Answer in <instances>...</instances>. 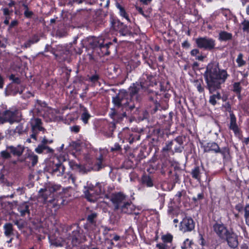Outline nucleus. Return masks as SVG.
<instances>
[{
	"label": "nucleus",
	"instance_id": "a211bd4d",
	"mask_svg": "<svg viewBox=\"0 0 249 249\" xmlns=\"http://www.w3.org/2000/svg\"><path fill=\"white\" fill-rule=\"evenodd\" d=\"M148 166L147 171L151 174L154 173L155 171L160 169L164 171V168L165 167V163L163 162H161L160 160H158L155 157H153V158L150 160Z\"/></svg>",
	"mask_w": 249,
	"mask_h": 249
},
{
	"label": "nucleus",
	"instance_id": "774afa93",
	"mask_svg": "<svg viewBox=\"0 0 249 249\" xmlns=\"http://www.w3.org/2000/svg\"><path fill=\"white\" fill-rule=\"evenodd\" d=\"M156 247L158 248V249H167L169 246L163 243H160L157 244Z\"/></svg>",
	"mask_w": 249,
	"mask_h": 249
},
{
	"label": "nucleus",
	"instance_id": "de8ad7c7",
	"mask_svg": "<svg viewBox=\"0 0 249 249\" xmlns=\"http://www.w3.org/2000/svg\"><path fill=\"white\" fill-rule=\"evenodd\" d=\"M242 90V87L239 82H235L233 84V91L237 95H240Z\"/></svg>",
	"mask_w": 249,
	"mask_h": 249
},
{
	"label": "nucleus",
	"instance_id": "864d4df0",
	"mask_svg": "<svg viewBox=\"0 0 249 249\" xmlns=\"http://www.w3.org/2000/svg\"><path fill=\"white\" fill-rule=\"evenodd\" d=\"M204 198V194L203 192L198 194L197 197H193L192 200L194 203H197L198 201L201 200Z\"/></svg>",
	"mask_w": 249,
	"mask_h": 249
},
{
	"label": "nucleus",
	"instance_id": "b1692460",
	"mask_svg": "<svg viewBox=\"0 0 249 249\" xmlns=\"http://www.w3.org/2000/svg\"><path fill=\"white\" fill-rule=\"evenodd\" d=\"M116 123L114 121L106 122L103 127V131L108 137H112L113 132L116 129Z\"/></svg>",
	"mask_w": 249,
	"mask_h": 249
},
{
	"label": "nucleus",
	"instance_id": "9d476101",
	"mask_svg": "<svg viewBox=\"0 0 249 249\" xmlns=\"http://www.w3.org/2000/svg\"><path fill=\"white\" fill-rule=\"evenodd\" d=\"M76 229L70 233L67 240L73 247H77L85 241L86 237L83 234V231L78 225H74Z\"/></svg>",
	"mask_w": 249,
	"mask_h": 249
},
{
	"label": "nucleus",
	"instance_id": "7c9ffc66",
	"mask_svg": "<svg viewBox=\"0 0 249 249\" xmlns=\"http://www.w3.org/2000/svg\"><path fill=\"white\" fill-rule=\"evenodd\" d=\"M30 205L28 202H24L20 204L18 207V211L21 216H25L26 215H30Z\"/></svg>",
	"mask_w": 249,
	"mask_h": 249
},
{
	"label": "nucleus",
	"instance_id": "6ab92c4d",
	"mask_svg": "<svg viewBox=\"0 0 249 249\" xmlns=\"http://www.w3.org/2000/svg\"><path fill=\"white\" fill-rule=\"evenodd\" d=\"M213 230L217 236L222 240L225 238L230 229H229L225 225L222 223H215L213 225Z\"/></svg>",
	"mask_w": 249,
	"mask_h": 249
},
{
	"label": "nucleus",
	"instance_id": "a18cd8bd",
	"mask_svg": "<svg viewBox=\"0 0 249 249\" xmlns=\"http://www.w3.org/2000/svg\"><path fill=\"white\" fill-rule=\"evenodd\" d=\"M173 144V141H167L166 142L165 145L162 148V149H163L164 151H168L173 154L174 151L172 149Z\"/></svg>",
	"mask_w": 249,
	"mask_h": 249
},
{
	"label": "nucleus",
	"instance_id": "09e8293b",
	"mask_svg": "<svg viewBox=\"0 0 249 249\" xmlns=\"http://www.w3.org/2000/svg\"><path fill=\"white\" fill-rule=\"evenodd\" d=\"M90 116V115L87 110H84L81 115V120L84 124H86L88 123Z\"/></svg>",
	"mask_w": 249,
	"mask_h": 249
},
{
	"label": "nucleus",
	"instance_id": "a19ab883",
	"mask_svg": "<svg viewBox=\"0 0 249 249\" xmlns=\"http://www.w3.org/2000/svg\"><path fill=\"white\" fill-rule=\"evenodd\" d=\"M162 242L167 245L168 243L171 244L173 240V236L170 233L163 234L161 237Z\"/></svg>",
	"mask_w": 249,
	"mask_h": 249
},
{
	"label": "nucleus",
	"instance_id": "37998d69",
	"mask_svg": "<svg viewBox=\"0 0 249 249\" xmlns=\"http://www.w3.org/2000/svg\"><path fill=\"white\" fill-rule=\"evenodd\" d=\"M27 128H24L23 124L22 123L19 124L15 128V132L17 133L18 134H22L24 133H27Z\"/></svg>",
	"mask_w": 249,
	"mask_h": 249
},
{
	"label": "nucleus",
	"instance_id": "2eb2a0df",
	"mask_svg": "<svg viewBox=\"0 0 249 249\" xmlns=\"http://www.w3.org/2000/svg\"><path fill=\"white\" fill-rule=\"evenodd\" d=\"M142 87L146 90L150 87L157 85L155 75L152 74L151 72H144L138 81Z\"/></svg>",
	"mask_w": 249,
	"mask_h": 249
},
{
	"label": "nucleus",
	"instance_id": "bf43d9fd",
	"mask_svg": "<svg viewBox=\"0 0 249 249\" xmlns=\"http://www.w3.org/2000/svg\"><path fill=\"white\" fill-rule=\"evenodd\" d=\"M11 153L8 150L2 151L0 153L1 157L3 159H9L11 158Z\"/></svg>",
	"mask_w": 249,
	"mask_h": 249
},
{
	"label": "nucleus",
	"instance_id": "9b49d317",
	"mask_svg": "<svg viewBox=\"0 0 249 249\" xmlns=\"http://www.w3.org/2000/svg\"><path fill=\"white\" fill-rule=\"evenodd\" d=\"M118 137L120 140L122 141L123 143L128 142L131 144L134 142L140 140L141 135L139 133L133 132L129 128H126L119 133Z\"/></svg>",
	"mask_w": 249,
	"mask_h": 249
},
{
	"label": "nucleus",
	"instance_id": "7ed1b4c3",
	"mask_svg": "<svg viewBox=\"0 0 249 249\" xmlns=\"http://www.w3.org/2000/svg\"><path fill=\"white\" fill-rule=\"evenodd\" d=\"M117 41V39L116 37L113 38L112 42L102 36H94L89 40V47L100 57L109 55L111 50L115 49L116 45L115 43Z\"/></svg>",
	"mask_w": 249,
	"mask_h": 249
},
{
	"label": "nucleus",
	"instance_id": "4c0bfd02",
	"mask_svg": "<svg viewBox=\"0 0 249 249\" xmlns=\"http://www.w3.org/2000/svg\"><path fill=\"white\" fill-rule=\"evenodd\" d=\"M27 158L32 162V166H35L38 162V156L35 154L32 151H30L27 153Z\"/></svg>",
	"mask_w": 249,
	"mask_h": 249
},
{
	"label": "nucleus",
	"instance_id": "4d7b16f0",
	"mask_svg": "<svg viewBox=\"0 0 249 249\" xmlns=\"http://www.w3.org/2000/svg\"><path fill=\"white\" fill-rule=\"evenodd\" d=\"M242 30L244 32H249V20L245 19L242 23Z\"/></svg>",
	"mask_w": 249,
	"mask_h": 249
},
{
	"label": "nucleus",
	"instance_id": "6e6552de",
	"mask_svg": "<svg viewBox=\"0 0 249 249\" xmlns=\"http://www.w3.org/2000/svg\"><path fill=\"white\" fill-rule=\"evenodd\" d=\"M110 29L114 31L118 32L124 36H131L132 33L129 27L120 21L117 18L111 16L110 18Z\"/></svg>",
	"mask_w": 249,
	"mask_h": 249
},
{
	"label": "nucleus",
	"instance_id": "e2e57ef3",
	"mask_svg": "<svg viewBox=\"0 0 249 249\" xmlns=\"http://www.w3.org/2000/svg\"><path fill=\"white\" fill-rule=\"evenodd\" d=\"M18 24V21L17 19H14L12 20L10 23H9V27L8 28V30L9 31L11 30L12 28H14L15 27H16Z\"/></svg>",
	"mask_w": 249,
	"mask_h": 249
},
{
	"label": "nucleus",
	"instance_id": "f257e3e1",
	"mask_svg": "<svg viewBox=\"0 0 249 249\" xmlns=\"http://www.w3.org/2000/svg\"><path fill=\"white\" fill-rule=\"evenodd\" d=\"M203 76L206 88L212 93L221 88V85L226 82L230 75L226 70L220 69L218 63H210L206 67Z\"/></svg>",
	"mask_w": 249,
	"mask_h": 249
},
{
	"label": "nucleus",
	"instance_id": "13d9d810",
	"mask_svg": "<svg viewBox=\"0 0 249 249\" xmlns=\"http://www.w3.org/2000/svg\"><path fill=\"white\" fill-rule=\"evenodd\" d=\"M9 79L12 81L13 84H19L21 83L20 79L18 77H16L14 74H11L9 76Z\"/></svg>",
	"mask_w": 249,
	"mask_h": 249
},
{
	"label": "nucleus",
	"instance_id": "e433bc0d",
	"mask_svg": "<svg viewBox=\"0 0 249 249\" xmlns=\"http://www.w3.org/2000/svg\"><path fill=\"white\" fill-rule=\"evenodd\" d=\"M30 124L31 127L35 130V128H36L38 130H44V128L41 126L42 121L40 118H36L34 119L31 120L30 121Z\"/></svg>",
	"mask_w": 249,
	"mask_h": 249
},
{
	"label": "nucleus",
	"instance_id": "603ef678",
	"mask_svg": "<svg viewBox=\"0 0 249 249\" xmlns=\"http://www.w3.org/2000/svg\"><path fill=\"white\" fill-rule=\"evenodd\" d=\"M71 167L74 169H77L80 172H85L86 168L84 165L76 163H72Z\"/></svg>",
	"mask_w": 249,
	"mask_h": 249
},
{
	"label": "nucleus",
	"instance_id": "c756f323",
	"mask_svg": "<svg viewBox=\"0 0 249 249\" xmlns=\"http://www.w3.org/2000/svg\"><path fill=\"white\" fill-rule=\"evenodd\" d=\"M97 217V214L96 213H91L89 214L87 217V223L84 225V228L88 231L90 230L89 226H95L96 223V218Z\"/></svg>",
	"mask_w": 249,
	"mask_h": 249
},
{
	"label": "nucleus",
	"instance_id": "c03bdc74",
	"mask_svg": "<svg viewBox=\"0 0 249 249\" xmlns=\"http://www.w3.org/2000/svg\"><path fill=\"white\" fill-rule=\"evenodd\" d=\"M238 67H241L246 65V62L243 59V54L239 53L236 60Z\"/></svg>",
	"mask_w": 249,
	"mask_h": 249
},
{
	"label": "nucleus",
	"instance_id": "5fc2aeb1",
	"mask_svg": "<svg viewBox=\"0 0 249 249\" xmlns=\"http://www.w3.org/2000/svg\"><path fill=\"white\" fill-rule=\"evenodd\" d=\"M45 148L46 145L41 142V144H39L35 149V151L38 154H41L45 151Z\"/></svg>",
	"mask_w": 249,
	"mask_h": 249
},
{
	"label": "nucleus",
	"instance_id": "4468645a",
	"mask_svg": "<svg viewBox=\"0 0 249 249\" xmlns=\"http://www.w3.org/2000/svg\"><path fill=\"white\" fill-rule=\"evenodd\" d=\"M195 42L198 48L207 51L213 50L215 46V40L207 36L198 37Z\"/></svg>",
	"mask_w": 249,
	"mask_h": 249
},
{
	"label": "nucleus",
	"instance_id": "473e14b6",
	"mask_svg": "<svg viewBox=\"0 0 249 249\" xmlns=\"http://www.w3.org/2000/svg\"><path fill=\"white\" fill-rule=\"evenodd\" d=\"M141 182L143 186L147 187H152L154 185L153 180L151 177L146 174L142 176Z\"/></svg>",
	"mask_w": 249,
	"mask_h": 249
},
{
	"label": "nucleus",
	"instance_id": "bb28decb",
	"mask_svg": "<svg viewBox=\"0 0 249 249\" xmlns=\"http://www.w3.org/2000/svg\"><path fill=\"white\" fill-rule=\"evenodd\" d=\"M185 139V137L182 136H178L174 140H173L174 141V143L175 142L176 143V144L174 147V150H173L174 153H181L182 152L183 150L184 149L183 142Z\"/></svg>",
	"mask_w": 249,
	"mask_h": 249
},
{
	"label": "nucleus",
	"instance_id": "58836bf2",
	"mask_svg": "<svg viewBox=\"0 0 249 249\" xmlns=\"http://www.w3.org/2000/svg\"><path fill=\"white\" fill-rule=\"evenodd\" d=\"M200 51L198 49H193L190 52V54L192 56H195L196 59L200 61H203L204 59L205 58V56L202 55V54H199Z\"/></svg>",
	"mask_w": 249,
	"mask_h": 249
},
{
	"label": "nucleus",
	"instance_id": "20e7f679",
	"mask_svg": "<svg viewBox=\"0 0 249 249\" xmlns=\"http://www.w3.org/2000/svg\"><path fill=\"white\" fill-rule=\"evenodd\" d=\"M123 90L129 103V108L133 110L135 108L139 107L143 98V92L146 90L139 82L132 83L127 90Z\"/></svg>",
	"mask_w": 249,
	"mask_h": 249
},
{
	"label": "nucleus",
	"instance_id": "72a5a7b5",
	"mask_svg": "<svg viewBox=\"0 0 249 249\" xmlns=\"http://www.w3.org/2000/svg\"><path fill=\"white\" fill-rule=\"evenodd\" d=\"M193 178L196 180L198 182L201 181V167L198 165H196L192 168L190 173Z\"/></svg>",
	"mask_w": 249,
	"mask_h": 249
},
{
	"label": "nucleus",
	"instance_id": "ddd939ff",
	"mask_svg": "<svg viewBox=\"0 0 249 249\" xmlns=\"http://www.w3.org/2000/svg\"><path fill=\"white\" fill-rule=\"evenodd\" d=\"M129 198L128 196L125 195L122 192L113 193L110 196V201H111L114 210L118 211L121 206Z\"/></svg>",
	"mask_w": 249,
	"mask_h": 249
},
{
	"label": "nucleus",
	"instance_id": "8fccbe9b",
	"mask_svg": "<svg viewBox=\"0 0 249 249\" xmlns=\"http://www.w3.org/2000/svg\"><path fill=\"white\" fill-rule=\"evenodd\" d=\"M100 76L98 74L95 73L89 77V81L93 84H96L99 82Z\"/></svg>",
	"mask_w": 249,
	"mask_h": 249
},
{
	"label": "nucleus",
	"instance_id": "49530a36",
	"mask_svg": "<svg viewBox=\"0 0 249 249\" xmlns=\"http://www.w3.org/2000/svg\"><path fill=\"white\" fill-rule=\"evenodd\" d=\"M123 149L122 146L118 143H115L113 146L110 148V151L112 152H116L122 153Z\"/></svg>",
	"mask_w": 249,
	"mask_h": 249
},
{
	"label": "nucleus",
	"instance_id": "052dcab7",
	"mask_svg": "<svg viewBox=\"0 0 249 249\" xmlns=\"http://www.w3.org/2000/svg\"><path fill=\"white\" fill-rule=\"evenodd\" d=\"M145 63H146L152 70H155L156 69L155 63L152 61V60L149 58L145 59Z\"/></svg>",
	"mask_w": 249,
	"mask_h": 249
},
{
	"label": "nucleus",
	"instance_id": "0eeeda50",
	"mask_svg": "<svg viewBox=\"0 0 249 249\" xmlns=\"http://www.w3.org/2000/svg\"><path fill=\"white\" fill-rule=\"evenodd\" d=\"M170 94L167 93L158 94L156 92H152L148 95V99L150 102V107L148 111L153 114L155 113L160 107V102L162 97L169 99Z\"/></svg>",
	"mask_w": 249,
	"mask_h": 249
},
{
	"label": "nucleus",
	"instance_id": "338daca9",
	"mask_svg": "<svg viewBox=\"0 0 249 249\" xmlns=\"http://www.w3.org/2000/svg\"><path fill=\"white\" fill-rule=\"evenodd\" d=\"M70 130L75 133H78L80 131V126L75 125L70 127Z\"/></svg>",
	"mask_w": 249,
	"mask_h": 249
},
{
	"label": "nucleus",
	"instance_id": "423d86ee",
	"mask_svg": "<svg viewBox=\"0 0 249 249\" xmlns=\"http://www.w3.org/2000/svg\"><path fill=\"white\" fill-rule=\"evenodd\" d=\"M201 147L203 148L204 153L220 154L223 160L230 155V150L228 147L225 146L220 148L218 144L214 142H208L206 144L201 145Z\"/></svg>",
	"mask_w": 249,
	"mask_h": 249
},
{
	"label": "nucleus",
	"instance_id": "412c9836",
	"mask_svg": "<svg viewBox=\"0 0 249 249\" xmlns=\"http://www.w3.org/2000/svg\"><path fill=\"white\" fill-rule=\"evenodd\" d=\"M90 191H94L97 195L103 194L105 193V188L104 185L102 183H97L95 187H89V189L85 192V195L88 200L89 201H92V195L90 192Z\"/></svg>",
	"mask_w": 249,
	"mask_h": 249
},
{
	"label": "nucleus",
	"instance_id": "0e129e2a",
	"mask_svg": "<svg viewBox=\"0 0 249 249\" xmlns=\"http://www.w3.org/2000/svg\"><path fill=\"white\" fill-rule=\"evenodd\" d=\"M124 166L127 169L133 168V163L130 160H126L124 163Z\"/></svg>",
	"mask_w": 249,
	"mask_h": 249
},
{
	"label": "nucleus",
	"instance_id": "aec40b11",
	"mask_svg": "<svg viewBox=\"0 0 249 249\" xmlns=\"http://www.w3.org/2000/svg\"><path fill=\"white\" fill-rule=\"evenodd\" d=\"M223 241H226L228 246L232 249H235L238 246V236L232 229H230V231L223 239Z\"/></svg>",
	"mask_w": 249,
	"mask_h": 249
},
{
	"label": "nucleus",
	"instance_id": "f704fd0d",
	"mask_svg": "<svg viewBox=\"0 0 249 249\" xmlns=\"http://www.w3.org/2000/svg\"><path fill=\"white\" fill-rule=\"evenodd\" d=\"M4 235L7 237L14 235L13 224L11 223H6L3 226Z\"/></svg>",
	"mask_w": 249,
	"mask_h": 249
},
{
	"label": "nucleus",
	"instance_id": "f3484780",
	"mask_svg": "<svg viewBox=\"0 0 249 249\" xmlns=\"http://www.w3.org/2000/svg\"><path fill=\"white\" fill-rule=\"evenodd\" d=\"M195 228V223L190 216H185L180 223L179 230L183 232H191Z\"/></svg>",
	"mask_w": 249,
	"mask_h": 249
},
{
	"label": "nucleus",
	"instance_id": "1a4fd4ad",
	"mask_svg": "<svg viewBox=\"0 0 249 249\" xmlns=\"http://www.w3.org/2000/svg\"><path fill=\"white\" fill-rule=\"evenodd\" d=\"M225 108H226V110L230 113V123L228 125L229 129L233 132L236 137L240 138V137L242 136V130L237 124L236 117L233 112L231 110V106L229 103L226 104Z\"/></svg>",
	"mask_w": 249,
	"mask_h": 249
},
{
	"label": "nucleus",
	"instance_id": "f8f14e48",
	"mask_svg": "<svg viewBox=\"0 0 249 249\" xmlns=\"http://www.w3.org/2000/svg\"><path fill=\"white\" fill-rule=\"evenodd\" d=\"M112 103L114 107L117 108H122L125 111L131 112L133 110L129 108V103L127 99L124 90H120L118 94L112 98Z\"/></svg>",
	"mask_w": 249,
	"mask_h": 249
},
{
	"label": "nucleus",
	"instance_id": "a878e982",
	"mask_svg": "<svg viewBox=\"0 0 249 249\" xmlns=\"http://www.w3.org/2000/svg\"><path fill=\"white\" fill-rule=\"evenodd\" d=\"M24 149V146L20 144H19L17 146L11 145L7 147V150L9 151L11 154L14 156L18 157H20L22 155Z\"/></svg>",
	"mask_w": 249,
	"mask_h": 249
},
{
	"label": "nucleus",
	"instance_id": "c85d7f7f",
	"mask_svg": "<svg viewBox=\"0 0 249 249\" xmlns=\"http://www.w3.org/2000/svg\"><path fill=\"white\" fill-rule=\"evenodd\" d=\"M107 166L105 162V159L103 155L101 153L100 156L96 159L92 167L93 170L95 171H100Z\"/></svg>",
	"mask_w": 249,
	"mask_h": 249
},
{
	"label": "nucleus",
	"instance_id": "c9c22d12",
	"mask_svg": "<svg viewBox=\"0 0 249 249\" xmlns=\"http://www.w3.org/2000/svg\"><path fill=\"white\" fill-rule=\"evenodd\" d=\"M116 7L119 10V14L122 17L125 18L127 21L130 22V20L129 18L128 13L126 12V10L124 6L118 2H116L115 4Z\"/></svg>",
	"mask_w": 249,
	"mask_h": 249
},
{
	"label": "nucleus",
	"instance_id": "2f4dec72",
	"mask_svg": "<svg viewBox=\"0 0 249 249\" xmlns=\"http://www.w3.org/2000/svg\"><path fill=\"white\" fill-rule=\"evenodd\" d=\"M232 34L225 31H221L219 33L218 39L220 42H227L232 38Z\"/></svg>",
	"mask_w": 249,
	"mask_h": 249
},
{
	"label": "nucleus",
	"instance_id": "f03ea898",
	"mask_svg": "<svg viewBox=\"0 0 249 249\" xmlns=\"http://www.w3.org/2000/svg\"><path fill=\"white\" fill-rule=\"evenodd\" d=\"M61 190V186L60 185H52L45 189H41L39 192V198L48 206L58 209L65 201L64 194L60 191Z\"/></svg>",
	"mask_w": 249,
	"mask_h": 249
},
{
	"label": "nucleus",
	"instance_id": "ea45409f",
	"mask_svg": "<svg viewBox=\"0 0 249 249\" xmlns=\"http://www.w3.org/2000/svg\"><path fill=\"white\" fill-rule=\"evenodd\" d=\"M194 86L196 87L197 91L202 93L204 92V87L202 79H197L194 81Z\"/></svg>",
	"mask_w": 249,
	"mask_h": 249
},
{
	"label": "nucleus",
	"instance_id": "69168bd1",
	"mask_svg": "<svg viewBox=\"0 0 249 249\" xmlns=\"http://www.w3.org/2000/svg\"><path fill=\"white\" fill-rule=\"evenodd\" d=\"M243 202L238 203L235 206V209L238 212H241L244 210Z\"/></svg>",
	"mask_w": 249,
	"mask_h": 249
},
{
	"label": "nucleus",
	"instance_id": "5701e85b",
	"mask_svg": "<svg viewBox=\"0 0 249 249\" xmlns=\"http://www.w3.org/2000/svg\"><path fill=\"white\" fill-rule=\"evenodd\" d=\"M89 12L85 9L78 10L75 14V18L78 22H86L89 16Z\"/></svg>",
	"mask_w": 249,
	"mask_h": 249
},
{
	"label": "nucleus",
	"instance_id": "680f3d73",
	"mask_svg": "<svg viewBox=\"0 0 249 249\" xmlns=\"http://www.w3.org/2000/svg\"><path fill=\"white\" fill-rule=\"evenodd\" d=\"M198 238H199V240H198L199 244L202 247L205 246L206 245V242L203 237V234L199 232V235H198Z\"/></svg>",
	"mask_w": 249,
	"mask_h": 249
},
{
	"label": "nucleus",
	"instance_id": "3c124183",
	"mask_svg": "<svg viewBox=\"0 0 249 249\" xmlns=\"http://www.w3.org/2000/svg\"><path fill=\"white\" fill-rule=\"evenodd\" d=\"M192 241L189 240V239H186L182 243L181 248V249H188L191 248Z\"/></svg>",
	"mask_w": 249,
	"mask_h": 249
},
{
	"label": "nucleus",
	"instance_id": "4be33fe9",
	"mask_svg": "<svg viewBox=\"0 0 249 249\" xmlns=\"http://www.w3.org/2000/svg\"><path fill=\"white\" fill-rule=\"evenodd\" d=\"M136 210L135 206L133 204L130 199H128L118 211H120L121 213H126L128 214H131L133 213L136 214L135 211Z\"/></svg>",
	"mask_w": 249,
	"mask_h": 249
},
{
	"label": "nucleus",
	"instance_id": "79ce46f5",
	"mask_svg": "<svg viewBox=\"0 0 249 249\" xmlns=\"http://www.w3.org/2000/svg\"><path fill=\"white\" fill-rule=\"evenodd\" d=\"M170 153H171L168 151H164L162 149L161 150L159 158L160 159L161 162H163L165 163V165L166 164L167 160L169 157Z\"/></svg>",
	"mask_w": 249,
	"mask_h": 249
},
{
	"label": "nucleus",
	"instance_id": "6e6d98bb",
	"mask_svg": "<svg viewBox=\"0 0 249 249\" xmlns=\"http://www.w3.org/2000/svg\"><path fill=\"white\" fill-rule=\"evenodd\" d=\"M110 3L109 0H98L97 3L100 5L101 7L106 8L109 6Z\"/></svg>",
	"mask_w": 249,
	"mask_h": 249
},
{
	"label": "nucleus",
	"instance_id": "39448f33",
	"mask_svg": "<svg viewBox=\"0 0 249 249\" xmlns=\"http://www.w3.org/2000/svg\"><path fill=\"white\" fill-rule=\"evenodd\" d=\"M61 160L63 161L66 160L61 157L54 158L53 161H51L47 166L46 171L57 176H62L64 173L66 168Z\"/></svg>",
	"mask_w": 249,
	"mask_h": 249
},
{
	"label": "nucleus",
	"instance_id": "cd10ccee",
	"mask_svg": "<svg viewBox=\"0 0 249 249\" xmlns=\"http://www.w3.org/2000/svg\"><path fill=\"white\" fill-rule=\"evenodd\" d=\"M168 214L172 218L177 216L179 213V207L176 205L173 200H171L168 205Z\"/></svg>",
	"mask_w": 249,
	"mask_h": 249
},
{
	"label": "nucleus",
	"instance_id": "dca6fc26",
	"mask_svg": "<svg viewBox=\"0 0 249 249\" xmlns=\"http://www.w3.org/2000/svg\"><path fill=\"white\" fill-rule=\"evenodd\" d=\"M18 113L17 110L14 111L6 110L4 111L2 117H0V121L2 124L8 122L11 124L14 122H18L20 119L18 116Z\"/></svg>",
	"mask_w": 249,
	"mask_h": 249
},
{
	"label": "nucleus",
	"instance_id": "393cba45",
	"mask_svg": "<svg viewBox=\"0 0 249 249\" xmlns=\"http://www.w3.org/2000/svg\"><path fill=\"white\" fill-rule=\"evenodd\" d=\"M22 90H20L19 87L13 83L9 84L5 89V92L7 96H15L18 93L21 94Z\"/></svg>",
	"mask_w": 249,
	"mask_h": 249
}]
</instances>
